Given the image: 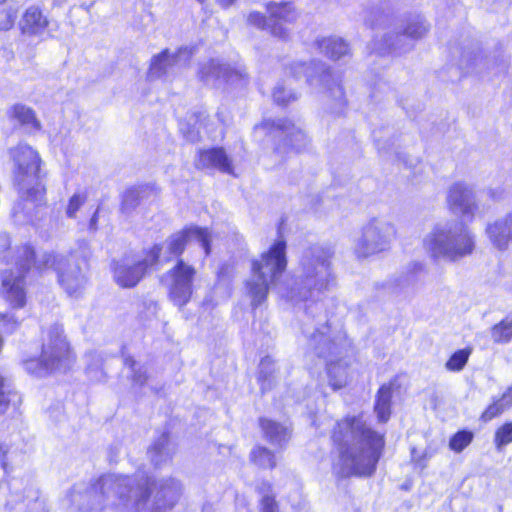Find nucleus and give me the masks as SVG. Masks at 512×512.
<instances>
[{
  "mask_svg": "<svg viewBox=\"0 0 512 512\" xmlns=\"http://www.w3.org/2000/svg\"><path fill=\"white\" fill-rule=\"evenodd\" d=\"M223 271H224V268H222L221 271L219 272V276L223 274Z\"/></svg>",
  "mask_w": 512,
  "mask_h": 512,
  "instance_id": "obj_55",
  "label": "nucleus"
},
{
  "mask_svg": "<svg viewBox=\"0 0 512 512\" xmlns=\"http://www.w3.org/2000/svg\"><path fill=\"white\" fill-rule=\"evenodd\" d=\"M193 53V48L190 47H181L175 53H171L168 49L163 50L151 59L148 78L159 79L173 72L174 68L187 66Z\"/></svg>",
  "mask_w": 512,
  "mask_h": 512,
  "instance_id": "obj_13",
  "label": "nucleus"
},
{
  "mask_svg": "<svg viewBox=\"0 0 512 512\" xmlns=\"http://www.w3.org/2000/svg\"><path fill=\"white\" fill-rule=\"evenodd\" d=\"M85 360L87 364L86 371L88 374L93 372L97 373L103 363L102 356L96 351L87 352L85 354Z\"/></svg>",
  "mask_w": 512,
  "mask_h": 512,
  "instance_id": "obj_46",
  "label": "nucleus"
},
{
  "mask_svg": "<svg viewBox=\"0 0 512 512\" xmlns=\"http://www.w3.org/2000/svg\"><path fill=\"white\" fill-rule=\"evenodd\" d=\"M98 213L99 210L97 209L94 214L92 215L89 224H88V230L92 233H95L98 229Z\"/></svg>",
  "mask_w": 512,
  "mask_h": 512,
  "instance_id": "obj_52",
  "label": "nucleus"
},
{
  "mask_svg": "<svg viewBox=\"0 0 512 512\" xmlns=\"http://www.w3.org/2000/svg\"><path fill=\"white\" fill-rule=\"evenodd\" d=\"M328 379L330 386L334 389H340L347 384V366L338 361L336 363L330 361L328 363Z\"/></svg>",
  "mask_w": 512,
  "mask_h": 512,
  "instance_id": "obj_30",
  "label": "nucleus"
},
{
  "mask_svg": "<svg viewBox=\"0 0 512 512\" xmlns=\"http://www.w3.org/2000/svg\"><path fill=\"white\" fill-rule=\"evenodd\" d=\"M3 293L5 299L14 308H21L25 305V292L23 288V277L14 275L11 270L4 269L0 273Z\"/></svg>",
  "mask_w": 512,
  "mask_h": 512,
  "instance_id": "obj_19",
  "label": "nucleus"
},
{
  "mask_svg": "<svg viewBox=\"0 0 512 512\" xmlns=\"http://www.w3.org/2000/svg\"><path fill=\"white\" fill-rule=\"evenodd\" d=\"M491 337L495 343H508L512 339V314L491 328Z\"/></svg>",
  "mask_w": 512,
  "mask_h": 512,
  "instance_id": "obj_32",
  "label": "nucleus"
},
{
  "mask_svg": "<svg viewBox=\"0 0 512 512\" xmlns=\"http://www.w3.org/2000/svg\"><path fill=\"white\" fill-rule=\"evenodd\" d=\"M10 115L29 131H35L40 128L39 121L36 119L33 110L29 107L15 105L12 107Z\"/></svg>",
  "mask_w": 512,
  "mask_h": 512,
  "instance_id": "obj_28",
  "label": "nucleus"
},
{
  "mask_svg": "<svg viewBox=\"0 0 512 512\" xmlns=\"http://www.w3.org/2000/svg\"><path fill=\"white\" fill-rule=\"evenodd\" d=\"M24 369L31 375L36 377H44L49 374H52L50 369L44 365V361H42V355H40L39 359H28L23 362Z\"/></svg>",
  "mask_w": 512,
  "mask_h": 512,
  "instance_id": "obj_38",
  "label": "nucleus"
},
{
  "mask_svg": "<svg viewBox=\"0 0 512 512\" xmlns=\"http://www.w3.org/2000/svg\"><path fill=\"white\" fill-rule=\"evenodd\" d=\"M247 21L249 24L269 32V24H270L269 17L266 18L264 15H262L259 12H251L247 17Z\"/></svg>",
  "mask_w": 512,
  "mask_h": 512,
  "instance_id": "obj_48",
  "label": "nucleus"
},
{
  "mask_svg": "<svg viewBox=\"0 0 512 512\" xmlns=\"http://www.w3.org/2000/svg\"><path fill=\"white\" fill-rule=\"evenodd\" d=\"M10 392L6 387V380L3 375L0 373V417L3 416L10 405Z\"/></svg>",
  "mask_w": 512,
  "mask_h": 512,
  "instance_id": "obj_47",
  "label": "nucleus"
},
{
  "mask_svg": "<svg viewBox=\"0 0 512 512\" xmlns=\"http://www.w3.org/2000/svg\"><path fill=\"white\" fill-rule=\"evenodd\" d=\"M424 269V266L421 263H414L411 268V273L408 274L401 282L402 285H414L417 281L416 274L422 272Z\"/></svg>",
  "mask_w": 512,
  "mask_h": 512,
  "instance_id": "obj_50",
  "label": "nucleus"
},
{
  "mask_svg": "<svg viewBox=\"0 0 512 512\" xmlns=\"http://www.w3.org/2000/svg\"><path fill=\"white\" fill-rule=\"evenodd\" d=\"M469 352L466 350H459L455 352L447 361L446 368L450 371H460L463 369L468 361Z\"/></svg>",
  "mask_w": 512,
  "mask_h": 512,
  "instance_id": "obj_41",
  "label": "nucleus"
},
{
  "mask_svg": "<svg viewBox=\"0 0 512 512\" xmlns=\"http://www.w3.org/2000/svg\"><path fill=\"white\" fill-rule=\"evenodd\" d=\"M195 273V269L183 260H179L168 272L167 276L171 280L169 295L174 304L184 306L190 300Z\"/></svg>",
  "mask_w": 512,
  "mask_h": 512,
  "instance_id": "obj_12",
  "label": "nucleus"
},
{
  "mask_svg": "<svg viewBox=\"0 0 512 512\" xmlns=\"http://www.w3.org/2000/svg\"><path fill=\"white\" fill-rule=\"evenodd\" d=\"M198 77L206 84L216 85L220 81L236 84L245 80L247 73L245 69L231 68L212 59L200 65Z\"/></svg>",
  "mask_w": 512,
  "mask_h": 512,
  "instance_id": "obj_15",
  "label": "nucleus"
},
{
  "mask_svg": "<svg viewBox=\"0 0 512 512\" xmlns=\"http://www.w3.org/2000/svg\"><path fill=\"white\" fill-rule=\"evenodd\" d=\"M273 99L279 105H287L291 101H295L297 96L290 90H287L285 86L277 85L273 91Z\"/></svg>",
  "mask_w": 512,
  "mask_h": 512,
  "instance_id": "obj_44",
  "label": "nucleus"
},
{
  "mask_svg": "<svg viewBox=\"0 0 512 512\" xmlns=\"http://www.w3.org/2000/svg\"><path fill=\"white\" fill-rule=\"evenodd\" d=\"M447 202L453 213L463 217L473 216L476 210L472 190L462 183H455L450 187Z\"/></svg>",
  "mask_w": 512,
  "mask_h": 512,
  "instance_id": "obj_18",
  "label": "nucleus"
},
{
  "mask_svg": "<svg viewBox=\"0 0 512 512\" xmlns=\"http://www.w3.org/2000/svg\"><path fill=\"white\" fill-rule=\"evenodd\" d=\"M423 245L434 259L456 261L472 253L474 240L460 222L436 225L424 238Z\"/></svg>",
  "mask_w": 512,
  "mask_h": 512,
  "instance_id": "obj_6",
  "label": "nucleus"
},
{
  "mask_svg": "<svg viewBox=\"0 0 512 512\" xmlns=\"http://www.w3.org/2000/svg\"><path fill=\"white\" fill-rule=\"evenodd\" d=\"M260 427L264 437L272 444L282 447L290 439V430L287 426L270 419L261 418Z\"/></svg>",
  "mask_w": 512,
  "mask_h": 512,
  "instance_id": "obj_22",
  "label": "nucleus"
},
{
  "mask_svg": "<svg viewBox=\"0 0 512 512\" xmlns=\"http://www.w3.org/2000/svg\"><path fill=\"white\" fill-rule=\"evenodd\" d=\"M47 25V17L35 6L28 8L20 21L23 33L27 34H39L45 30Z\"/></svg>",
  "mask_w": 512,
  "mask_h": 512,
  "instance_id": "obj_24",
  "label": "nucleus"
},
{
  "mask_svg": "<svg viewBox=\"0 0 512 512\" xmlns=\"http://www.w3.org/2000/svg\"><path fill=\"white\" fill-rule=\"evenodd\" d=\"M397 229L385 217H374L362 228L361 236L355 244L358 257H368L388 250L396 239Z\"/></svg>",
  "mask_w": 512,
  "mask_h": 512,
  "instance_id": "obj_9",
  "label": "nucleus"
},
{
  "mask_svg": "<svg viewBox=\"0 0 512 512\" xmlns=\"http://www.w3.org/2000/svg\"><path fill=\"white\" fill-rule=\"evenodd\" d=\"M0 320L2 322L4 331L7 333L13 332L17 327V321L12 316L1 315Z\"/></svg>",
  "mask_w": 512,
  "mask_h": 512,
  "instance_id": "obj_51",
  "label": "nucleus"
},
{
  "mask_svg": "<svg viewBox=\"0 0 512 512\" xmlns=\"http://www.w3.org/2000/svg\"><path fill=\"white\" fill-rule=\"evenodd\" d=\"M309 345L316 351L319 357L324 358L335 354L337 350V346L323 332H316L311 335Z\"/></svg>",
  "mask_w": 512,
  "mask_h": 512,
  "instance_id": "obj_29",
  "label": "nucleus"
},
{
  "mask_svg": "<svg viewBox=\"0 0 512 512\" xmlns=\"http://www.w3.org/2000/svg\"><path fill=\"white\" fill-rule=\"evenodd\" d=\"M271 490L272 488L269 482L263 481L257 486V491L261 495V512H279L278 504L275 501L274 496L270 494Z\"/></svg>",
  "mask_w": 512,
  "mask_h": 512,
  "instance_id": "obj_34",
  "label": "nucleus"
},
{
  "mask_svg": "<svg viewBox=\"0 0 512 512\" xmlns=\"http://www.w3.org/2000/svg\"><path fill=\"white\" fill-rule=\"evenodd\" d=\"M41 355L44 365L52 373L66 372L71 369L75 362V356L61 325L54 324L47 330Z\"/></svg>",
  "mask_w": 512,
  "mask_h": 512,
  "instance_id": "obj_10",
  "label": "nucleus"
},
{
  "mask_svg": "<svg viewBox=\"0 0 512 512\" xmlns=\"http://www.w3.org/2000/svg\"><path fill=\"white\" fill-rule=\"evenodd\" d=\"M162 250V246L154 245L144 256L130 255L113 261L115 282L123 288L135 287L150 269L162 261Z\"/></svg>",
  "mask_w": 512,
  "mask_h": 512,
  "instance_id": "obj_8",
  "label": "nucleus"
},
{
  "mask_svg": "<svg viewBox=\"0 0 512 512\" xmlns=\"http://www.w3.org/2000/svg\"><path fill=\"white\" fill-rule=\"evenodd\" d=\"M505 410H507V408L505 407L504 402L501 401L500 399H497L486 408L481 418L484 421H490L493 418L502 414Z\"/></svg>",
  "mask_w": 512,
  "mask_h": 512,
  "instance_id": "obj_45",
  "label": "nucleus"
},
{
  "mask_svg": "<svg viewBox=\"0 0 512 512\" xmlns=\"http://www.w3.org/2000/svg\"><path fill=\"white\" fill-rule=\"evenodd\" d=\"M196 167L216 168L221 172L231 174L233 172L231 160L222 148H212L199 151Z\"/></svg>",
  "mask_w": 512,
  "mask_h": 512,
  "instance_id": "obj_20",
  "label": "nucleus"
},
{
  "mask_svg": "<svg viewBox=\"0 0 512 512\" xmlns=\"http://www.w3.org/2000/svg\"><path fill=\"white\" fill-rule=\"evenodd\" d=\"M23 498L28 503L37 502L40 499V491L34 483H30L24 488Z\"/></svg>",
  "mask_w": 512,
  "mask_h": 512,
  "instance_id": "obj_49",
  "label": "nucleus"
},
{
  "mask_svg": "<svg viewBox=\"0 0 512 512\" xmlns=\"http://www.w3.org/2000/svg\"><path fill=\"white\" fill-rule=\"evenodd\" d=\"M428 29L429 27L425 21L417 17L405 25V27L402 29L403 34L400 37H407L412 41H415L424 37L428 32Z\"/></svg>",
  "mask_w": 512,
  "mask_h": 512,
  "instance_id": "obj_35",
  "label": "nucleus"
},
{
  "mask_svg": "<svg viewBox=\"0 0 512 512\" xmlns=\"http://www.w3.org/2000/svg\"><path fill=\"white\" fill-rule=\"evenodd\" d=\"M473 434L469 431L457 432L449 442V447L455 452L463 451L472 441Z\"/></svg>",
  "mask_w": 512,
  "mask_h": 512,
  "instance_id": "obj_40",
  "label": "nucleus"
},
{
  "mask_svg": "<svg viewBox=\"0 0 512 512\" xmlns=\"http://www.w3.org/2000/svg\"><path fill=\"white\" fill-rule=\"evenodd\" d=\"M280 149H281L280 147L276 148V152L280 153Z\"/></svg>",
  "mask_w": 512,
  "mask_h": 512,
  "instance_id": "obj_56",
  "label": "nucleus"
},
{
  "mask_svg": "<svg viewBox=\"0 0 512 512\" xmlns=\"http://www.w3.org/2000/svg\"><path fill=\"white\" fill-rule=\"evenodd\" d=\"M403 34L402 30H399L391 35H388L384 39V47L378 48L380 54L387 52L404 53L410 51L413 47V41L407 37H399Z\"/></svg>",
  "mask_w": 512,
  "mask_h": 512,
  "instance_id": "obj_27",
  "label": "nucleus"
},
{
  "mask_svg": "<svg viewBox=\"0 0 512 512\" xmlns=\"http://www.w3.org/2000/svg\"><path fill=\"white\" fill-rule=\"evenodd\" d=\"M87 198L88 196L85 191H77L74 193L68 201L66 216L68 218H75L79 209L86 203Z\"/></svg>",
  "mask_w": 512,
  "mask_h": 512,
  "instance_id": "obj_39",
  "label": "nucleus"
},
{
  "mask_svg": "<svg viewBox=\"0 0 512 512\" xmlns=\"http://www.w3.org/2000/svg\"><path fill=\"white\" fill-rule=\"evenodd\" d=\"M319 49L332 60H338L349 52L348 44L341 38H325L318 42Z\"/></svg>",
  "mask_w": 512,
  "mask_h": 512,
  "instance_id": "obj_26",
  "label": "nucleus"
},
{
  "mask_svg": "<svg viewBox=\"0 0 512 512\" xmlns=\"http://www.w3.org/2000/svg\"><path fill=\"white\" fill-rule=\"evenodd\" d=\"M18 6L13 0L0 2V30H9L17 18Z\"/></svg>",
  "mask_w": 512,
  "mask_h": 512,
  "instance_id": "obj_31",
  "label": "nucleus"
},
{
  "mask_svg": "<svg viewBox=\"0 0 512 512\" xmlns=\"http://www.w3.org/2000/svg\"><path fill=\"white\" fill-rule=\"evenodd\" d=\"M332 254L322 247L311 248L302 261V275L290 291L291 300H319L335 285L330 267Z\"/></svg>",
  "mask_w": 512,
  "mask_h": 512,
  "instance_id": "obj_5",
  "label": "nucleus"
},
{
  "mask_svg": "<svg viewBox=\"0 0 512 512\" xmlns=\"http://www.w3.org/2000/svg\"><path fill=\"white\" fill-rule=\"evenodd\" d=\"M332 438L339 446L342 476L374 473L384 449V435L372 430L362 415L338 422Z\"/></svg>",
  "mask_w": 512,
  "mask_h": 512,
  "instance_id": "obj_2",
  "label": "nucleus"
},
{
  "mask_svg": "<svg viewBox=\"0 0 512 512\" xmlns=\"http://www.w3.org/2000/svg\"><path fill=\"white\" fill-rule=\"evenodd\" d=\"M510 443H512V422H507L496 430L494 444L497 450H501Z\"/></svg>",
  "mask_w": 512,
  "mask_h": 512,
  "instance_id": "obj_37",
  "label": "nucleus"
},
{
  "mask_svg": "<svg viewBox=\"0 0 512 512\" xmlns=\"http://www.w3.org/2000/svg\"><path fill=\"white\" fill-rule=\"evenodd\" d=\"M393 394V384H383L376 395L374 411L380 423H385L391 415V398Z\"/></svg>",
  "mask_w": 512,
  "mask_h": 512,
  "instance_id": "obj_25",
  "label": "nucleus"
},
{
  "mask_svg": "<svg viewBox=\"0 0 512 512\" xmlns=\"http://www.w3.org/2000/svg\"><path fill=\"white\" fill-rule=\"evenodd\" d=\"M126 366H128L132 372V380L138 385H143L147 381L146 369L141 366L137 367L136 362L131 357H126L124 360Z\"/></svg>",
  "mask_w": 512,
  "mask_h": 512,
  "instance_id": "obj_42",
  "label": "nucleus"
},
{
  "mask_svg": "<svg viewBox=\"0 0 512 512\" xmlns=\"http://www.w3.org/2000/svg\"><path fill=\"white\" fill-rule=\"evenodd\" d=\"M274 360L270 356L264 357L259 364V381H262L263 384L266 381H269L272 374L274 373ZM266 387L263 385V389Z\"/></svg>",
  "mask_w": 512,
  "mask_h": 512,
  "instance_id": "obj_43",
  "label": "nucleus"
},
{
  "mask_svg": "<svg viewBox=\"0 0 512 512\" xmlns=\"http://www.w3.org/2000/svg\"><path fill=\"white\" fill-rule=\"evenodd\" d=\"M289 70L295 77H300L301 74H304L306 81L311 85L317 78V81L327 88L331 97L336 101V105L339 108L344 106V92L341 85L332 77L331 71L321 62H314L309 65L303 62H296L290 66Z\"/></svg>",
  "mask_w": 512,
  "mask_h": 512,
  "instance_id": "obj_11",
  "label": "nucleus"
},
{
  "mask_svg": "<svg viewBox=\"0 0 512 512\" xmlns=\"http://www.w3.org/2000/svg\"><path fill=\"white\" fill-rule=\"evenodd\" d=\"M499 399L504 402V405L507 409L512 407V396H507V391Z\"/></svg>",
  "mask_w": 512,
  "mask_h": 512,
  "instance_id": "obj_53",
  "label": "nucleus"
},
{
  "mask_svg": "<svg viewBox=\"0 0 512 512\" xmlns=\"http://www.w3.org/2000/svg\"><path fill=\"white\" fill-rule=\"evenodd\" d=\"M152 194H156L152 185H140L126 190L122 196L121 212L129 215L143 200Z\"/></svg>",
  "mask_w": 512,
  "mask_h": 512,
  "instance_id": "obj_23",
  "label": "nucleus"
},
{
  "mask_svg": "<svg viewBox=\"0 0 512 512\" xmlns=\"http://www.w3.org/2000/svg\"><path fill=\"white\" fill-rule=\"evenodd\" d=\"M15 165V182L19 187V199L12 209L17 222L29 220L35 208L42 202L44 187L37 181L40 167L38 153L26 144H19L10 150Z\"/></svg>",
  "mask_w": 512,
  "mask_h": 512,
  "instance_id": "obj_3",
  "label": "nucleus"
},
{
  "mask_svg": "<svg viewBox=\"0 0 512 512\" xmlns=\"http://www.w3.org/2000/svg\"><path fill=\"white\" fill-rule=\"evenodd\" d=\"M151 461L155 465L166 461L171 457V451L168 447V438L162 435L148 451Z\"/></svg>",
  "mask_w": 512,
  "mask_h": 512,
  "instance_id": "obj_33",
  "label": "nucleus"
},
{
  "mask_svg": "<svg viewBox=\"0 0 512 512\" xmlns=\"http://www.w3.org/2000/svg\"><path fill=\"white\" fill-rule=\"evenodd\" d=\"M217 3L223 8H228L234 3V0H217Z\"/></svg>",
  "mask_w": 512,
  "mask_h": 512,
  "instance_id": "obj_54",
  "label": "nucleus"
},
{
  "mask_svg": "<svg viewBox=\"0 0 512 512\" xmlns=\"http://www.w3.org/2000/svg\"><path fill=\"white\" fill-rule=\"evenodd\" d=\"M252 461L262 468H274L276 466L275 457L270 450L265 447H256L251 452Z\"/></svg>",
  "mask_w": 512,
  "mask_h": 512,
  "instance_id": "obj_36",
  "label": "nucleus"
},
{
  "mask_svg": "<svg viewBox=\"0 0 512 512\" xmlns=\"http://www.w3.org/2000/svg\"><path fill=\"white\" fill-rule=\"evenodd\" d=\"M210 233L207 229L190 227L181 232L171 235L165 243L169 256H164L163 261H169L171 256H179L185 249L187 243L196 242L203 248L205 256L210 254Z\"/></svg>",
  "mask_w": 512,
  "mask_h": 512,
  "instance_id": "obj_14",
  "label": "nucleus"
},
{
  "mask_svg": "<svg viewBox=\"0 0 512 512\" xmlns=\"http://www.w3.org/2000/svg\"><path fill=\"white\" fill-rule=\"evenodd\" d=\"M17 265L21 272L31 267L38 270L54 268L60 285L70 296H79L87 284L84 273L86 261L78 254L53 255L43 252L37 255L32 247L24 246L18 252Z\"/></svg>",
  "mask_w": 512,
  "mask_h": 512,
  "instance_id": "obj_4",
  "label": "nucleus"
},
{
  "mask_svg": "<svg viewBox=\"0 0 512 512\" xmlns=\"http://www.w3.org/2000/svg\"><path fill=\"white\" fill-rule=\"evenodd\" d=\"M286 243L277 241L268 252L263 253L260 260L252 263V275L246 282V289L251 298V305H261L267 295L270 284L274 283L286 268Z\"/></svg>",
  "mask_w": 512,
  "mask_h": 512,
  "instance_id": "obj_7",
  "label": "nucleus"
},
{
  "mask_svg": "<svg viewBox=\"0 0 512 512\" xmlns=\"http://www.w3.org/2000/svg\"><path fill=\"white\" fill-rule=\"evenodd\" d=\"M197 1L200 2V3H203L205 0H197Z\"/></svg>",
  "mask_w": 512,
  "mask_h": 512,
  "instance_id": "obj_57",
  "label": "nucleus"
},
{
  "mask_svg": "<svg viewBox=\"0 0 512 512\" xmlns=\"http://www.w3.org/2000/svg\"><path fill=\"white\" fill-rule=\"evenodd\" d=\"M280 131L285 136V143H289L295 151H301L308 144V138L300 126L287 119H278L277 121H266L255 126V131L260 130Z\"/></svg>",
  "mask_w": 512,
  "mask_h": 512,
  "instance_id": "obj_17",
  "label": "nucleus"
},
{
  "mask_svg": "<svg viewBox=\"0 0 512 512\" xmlns=\"http://www.w3.org/2000/svg\"><path fill=\"white\" fill-rule=\"evenodd\" d=\"M266 7L270 18L269 33L279 39H287L289 30L286 24L296 20L295 8L289 2H270Z\"/></svg>",
  "mask_w": 512,
  "mask_h": 512,
  "instance_id": "obj_16",
  "label": "nucleus"
},
{
  "mask_svg": "<svg viewBox=\"0 0 512 512\" xmlns=\"http://www.w3.org/2000/svg\"><path fill=\"white\" fill-rule=\"evenodd\" d=\"M487 233L493 245L503 250L512 239V213L506 219L488 226Z\"/></svg>",
  "mask_w": 512,
  "mask_h": 512,
  "instance_id": "obj_21",
  "label": "nucleus"
},
{
  "mask_svg": "<svg viewBox=\"0 0 512 512\" xmlns=\"http://www.w3.org/2000/svg\"><path fill=\"white\" fill-rule=\"evenodd\" d=\"M181 494L176 479L155 481L139 470L132 475L105 474L87 487L74 486L67 499L81 512H166Z\"/></svg>",
  "mask_w": 512,
  "mask_h": 512,
  "instance_id": "obj_1",
  "label": "nucleus"
}]
</instances>
